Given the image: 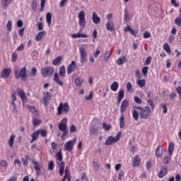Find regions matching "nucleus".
Listing matches in <instances>:
<instances>
[{"label":"nucleus","instance_id":"obj_33","mask_svg":"<svg viewBox=\"0 0 181 181\" xmlns=\"http://www.w3.org/2000/svg\"><path fill=\"white\" fill-rule=\"evenodd\" d=\"M118 87H119V84L117 81H114L111 86H110V90L112 91H117L118 90Z\"/></svg>","mask_w":181,"mask_h":181},{"label":"nucleus","instance_id":"obj_22","mask_svg":"<svg viewBox=\"0 0 181 181\" xmlns=\"http://www.w3.org/2000/svg\"><path fill=\"white\" fill-rule=\"evenodd\" d=\"M92 21L93 23L97 24V23H100L101 18H100V16H98L97 13L93 11L92 15Z\"/></svg>","mask_w":181,"mask_h":181},{"label":"nucleus","instance_id":"obj_50","mask_svg":"<svg viewBox=\"0 0 181 181\" xmlns=\"http://www.w3.org/2000/svg\"><path fill=\"white\" fill-rule=\"evenodd\" d=\"M124 22H127V19H128V16L129 15V13H128V9L125 8L124 11Z\"/></svg>","mask_w":181,"mask_h":181},{"label":"nucleus","instance_id":"obj_25","mask_svg":"<svg viewBox=\"0 0 181 181\" xmlns=\"http://www.w3.org/2000/svg\"><path fill=\"white\" fill-rule=\"evenodd\" d=\"M45 35H46V31L39 32L35 37L36 42H40V40L43 39V36H45Z\"/></svg>","mask_w":181,"mask_h":181},{"label":"nucleus","instance_id":"obj_51","mask_svg":"<svg viewBox=\"0 0 181 181\" xmlns=\"http://www.w3.org/2000/svg\"><path fill=\"white\" fill-rule=\"evenodd\" d=\"M31 76H36L37 74V69L36 67H33L30 71Z\"/></svg>","mask_w":181,"mask_h":181},{"label":"nucleus","instance_id":"obj_43","mask_svg":"<svg viewBox=\"0 0 181 181\" xmlns=\"http://www.w3.org/2000/svg\"><path fill=\"white\" fill-rule=\"evenodd\" d=\"M163 49L166 52V53H168V54H170V46L169 45V44L165 43L163 45Z\"/></svg>","mask_w":181,"mask_h":181},{"label":"nucleus","instance_id":"obj_61","mask_svg":"<svg viewBox=\"0 0 181 181\" xmlns=\"http://www.w3.org/2000/svg\"><path fill=\"white\" fill-rule=\"evenodd\" d=\"M93 165L95 169V170H100V165H98V163L97 161H93Z\"/></svg>","mask_w":181,"mask_h":181},{"label":"nucleus","instance_id":"obj_54","mask_svg":"<svg viewBox=\"0 0 181 181\" xmlns=\"http://www.w3.org/2000/svg\"><path fill=\"white\" fill-rule=\"evenodd\" d=\"M149 70V68L148 66H144L141 71H142V74H144V76H146V74H148V71Z\"/></svg>","mask_w":181,"mask_h":181},{"label":"nucleus","instance_id":"obj_19","mask_svg":"<svg viewBox=\"0 0 181 181\" xmlns=\"http://www.w3.org/2000/svg\"><path fill=\"white\" fill-rule=\"evenodd\" d=\"M163 156V147L162 146H158L156 149V158H162Z\"/></svg>","mask_w":181,"mask_h":181},{"label":"nucleus","instance_id":"obj_52","mask_svg":"<svg viewBox=\"0 0 181 181\" xmlns=\"http://www.w3.org/2000/svg\"><path fill=\"white\" fill-rule=\"evenodd\" d=\"M134 101L136 103V104H142V100L138 96L134 98Z\"/></svg>","mask_w":181,"mask_h":181},{"label":"nucleus","instance_id":"obj_16","mask_svg":"<svg viewBox=\"0 0 181 181\" xmlns=\"http://www.w3.org/2000/svg\"><path fill=\"white\" fill-rule=\"evenodd\" d=\"M139 165H141V157L137 154L133 158L132 166L133 168H138Z\"/></svg>","mask_w":181,"mask_h":181},{"label":"nucleus","instance_id":"obj_55","mask_svg":"<svg viewBox=\"0 0 181 181\" xmlns=\"http://www.w3.org/2000/svg\"><path fill=\"white\" fill-rule=\"evenodd\" d=\"M169 162H170V157L165 156L163 160V163H164V165H168Z\"/></svg>","mask_w":181,"mask_h":181},{"label":"nucleus","instance_id":"obj_37","mask_svg":"<svg viewBox=\"0 0 181 181\" xmlns=\"http://www.w3.org/2000/svg\"><path fill=\"white\" fill-rule=\"evenodd\" d=\"M33 127H39V125H40V124H42V120H40V119L34 117L33 119Z\"/></svg>","mask_w":181,"mask_h":181},{"label":"nucleus","instance_id":"obj_15","mask_svg":"<svg viewBox=\"0 0 181 181\" xmlns=\"http://www.w3.org/2000/svg\"><path fill=\"white\" fill-rule=\"evenodd\" d=\"M52 97H53V95L49 92L45 93V96L43 98L44 105L45 107H47L49 105V101L52 100Z\"/></svg>","mask_w":181,"mask_h":181},{"label":"nucleus","instance_id":"obj_57","mask_svg":"<svg viewBox=\"0 0 181 181\" xmlns=\"http://www.w3.org/2000/svg\"><path fill=\"white\" fill-rule=\"evenodd\" d=\"M175 23L176 25H177V26H180L181 25V17H177L175 20Z\"/></svg>","mask_w":181,"mask_h":181},{"label":"nucleus","instance_id":"obj_6","mask_svg":"<svg viewBox=\"0 0 181 181\" xmlns=\"http://www.w3.org/2000/svg\"><path fill=\"white\" fill-rule=\"evenodd\" d=\"M41 74L43 77H45V78L52 77V76L54 74V68L51 66L45 67L41 70Z\"/></svg>","mask_w":181,"mask_h":181},{"label":"nucleus","instance_id":"obj_5","mask_svg":"<svg viewBox=\"0 0 181 181\" xmlns=\"http://www.w3.org/2000/svg\"><path fill=\"white\" fill-rule=\"evenodd\" d=\"M70 112V105L69 103H61L57 107V115H62V114H67Z\"/></svg>","mask_w":181,"mask_h":181},{"label":"nucleus","instance_id":"obj_48","mask_svg":"<svg viewBox=\"0 0 181 181\" xmlns=\"http://www.w3.org/2000/svg\"><path fill=\"white\" fill-rule=\"evenodd\" d=\"M0 166L2 168H8V162H6L5 160H1L0 161Z\"/></svg>","mask_w":181,"mask_h":181},{"label":"nucleus","instance_id":"obj_21","mask_svg":"<svg viewBox=\"0 0 181 181\" xmlns=\"http://www.w3.org/2000/svg\"><path fill=\"white\" fill-rule=\"evenodd\" d=\"M124 31L130 32V35L134 37L136 36V35H138V31L134 30V29H132V28H131L130 25H127V27L124 29Z\"/></svg>","mask_w":181,"mask_h":181},{"label":"nucleus","instance_id":"obj_34","mask_svg":"<svg viewBox=\"0 0 181 181\" xmlns=\"http://www.w3.org/2000/svg\"><path fill=\"white\" fill-rule=\"evenodd\" d=\"M112 54V52L110 51H107L104 54H103V60L104 62H108L110 60V57H111Z\"/></svg>","mask_w":181,"mask_h":181},{"label":"nucleus","instance_id":"obj_11","mask_svg":"<svg viewBox=\"0 0 181 181\" xmlns=\"http://www.w3.org/2000/svg\"><path fill=\"white\" fill-rule=\"evenodd\" d=\"M78 69L77 64H76V61H72L71 63L67 66L66 71L67 74L70 76L71 73H74Z\"/></svg>","mask_w":181,"mask_h":181},{"label":"nucleus","instance_id":"obj_12","mask_svg":"<svg viewBox=\"0 0 181 181\" xmlns=\"http://www.w3.org/2000/svg\"><path fill=\"white\" fill-rule=\"evenodd\" d=\"M33 164L34 165L36 176H40L42 175V165L37 161H33Z\"/></svg>","mask_w":181,"mask_h":181},{"label":"nucleus","instance_id":"obj_40","mask_svg":"<svg viewBox=\"0 0 181 181\" xmlns=\"http://www.w3.org/2000/svg\"><path fill=\"white\" fill-rule=\"evenodd\" d=\"M31 8L33 11H34V12H36V11H37V1H36V0H32Z\"/></svg>","mask_w":181,"mask_h":181},{"label":"nucleus","instance_id":"obj_27","mask_svg":"<svg viewBox=\"0 0 181 181\" xmlns=\"http://www.w3.org/2000/svg\"><path fill=\"white\" fill-rule=\"evenodd\" d=\"M32 139L30 141V144H33L35 141H37V138H39V133L37 131L34 132L31 135Z\"/></svg>","mask_w":181,"mask_h":181},{"label":"nucleus","instance_id":"obj_8","mask_svg":"<svg viewBox=\"0 0 181 181\" xmlns=\"http://www.w3.org/2000/svg\"><path fill=\"white\" fill-rule=\"evenodd\" d=\"M78 18L79 26H81L82 29H84L87 25V21H86V11L83 10L81 11L78 13Z\"/></svg>","mask_w":181,"mask_h":181},{"label":"nucleus","instance_id":"obj_32","mask_svg":"<svg viewBox=\"0 0 181 181\" xmlns=\"http://www.w3.org/2000/svg\"><path fill=\"white\" fill-rule=\"evenodd\" d=\"M12 3V0H1V4L4 9H6L8 8V5H11Z\"/></svg>","mask_w":181,"mask_h":181},{"label":"nucleus","instance_id":"obj_24","mask_svg":"<svg viewBox=\"0 0 181 181\" xmlns=\"http://www.w3.org/2000/svg\"><path fill=\"white\" fill-rule=\"evenodd\" d=\"M37 131L38 132V135H40L41 138L47 137V130L45 129H38Z\"/></svg>","mask_w":181,"mask_h":181},{"label":"nucleus","instance_id":"obj_29","mask_svg":"<svg viewBox=\"0 0 181 181\" xmlns=\"http://www.w3.org/2000/svg\"><path fill=\"white\" fill-rule=\"evenodd\" d=\"M15 138H16V136L15 134H12L11 136H10V139L8 141V146L10 148H13V144H15Z\"/></svg>","mask_w":181,"mask_h":181},{"label":"nucleus","instance_id":"obj_26","mask_svg":"<svg viewBox=\"0 0 181 181\" xmlns=\"http://www.w3.org/2000/svg\"><path fill=\"white\" fill-rule=\"evenodd\" d=\"M124 95H125V92L124 91V90H120L118 93L117 104H119V103L122 101Z\"/></svg>","mask_w":181,"mask_h":181},{"label":"nucleus","instance_id":"obj_30","mask_svg":"<svg viewBox=\"0 0 181 181\" xmlns=\"http://www.w3.org/2000/svg\"><path fill=\"white\" fill-rule=\"evenodd\" d=\"M71 37L73 39H77V38H80V37H82V38H86V37H88V35L83 33H78V34H72L71 35Z\"/></svg>","mask_w":181,"mask_h":181},{"label":"nucleus","instance_id":"obj_53","mask_svg":"<svg viewBox=\"0 0 181 181\" xmlns=\"http://www.w3.org/2000/svg\"><path fill=\"white\" fill-rule=\"evenodd\" d=\"M69 131L71 134H73V132H76V131H77V127H76V125L72 124L69 128Z\"/></svg>","mask_w":181,"mask_h":181},{"label":"nucleus","instance_id":"obj_44","mask_svg":"<svg viewBox=\"0 0 181 181\" xmlns=\"http://www.w3.org/2000/svg\"><path fill=\"white\" fill-rule=\"evenodd\" d=\"M75 84L76 86H81L83 84V78H80L79 76L75 78Z\"/></svg>","mask_w":181,"mask_h":181},{"label":"nucleus","instance_id":"obj_36","mask_svg":"<svg viewBox=\"0 0 181 181\" xmlns=\"http://www.w3.org/2000/svg\"><path fill=\"white\" fill-rule=\"evenodd\" d=\"M127 58L125 57H120L116 61V63L118 64V66H122L124 63H127Z\"/></svg>","mask_w":181,"mask_h":181},{"label":"nucleus","instance_id":"obj_3","mask_svg":"<svg viewBox=\"0 0 181 181\" xmlns=\"http://www.w3.org/2000/svg\"><path fill=\"white\" fill-rule=\"evenodd\" d=\"M14 77L15 78H21L22 81H26L28 80V68L25 66L19 69L18 68L14 69Z\"/></svg>","mask_w":181,"mask_h":181},{"label":"nucleus","instance_id":"obj_49","mask_svg":"<svg viewBox=\"0 0 181 181\" xmlns=\"http://www.w3.org/2000/svg\"><path fill=\"white\" fill-rule=\"evenodd\" d=\"M28 108H29L30 111L33 112V114H36V112H37V110H36V107H35V106L28 105Z\"/></svg>","mask_w":181,"mask_h":181},{"label":"nucleus","instance_id":"obj_20","mask_svg":"<svg viewBox=\"0 0 181 181\" xmlns=\"http://www.w3.org/2000/svg\"><path fill=\"white\" fill-rule=\"evenodd\" d=\"M128 105H129V102H128V100H124L122 102L120 112H125V111H127V108H128Z\"/></svg>","mask_w":181,"mask_h":181},{"label":"nucleus","instance_id":"obj_7","mask_svg":"<svg viewBox=\"0 0 181 181\" xmlns=\"http://www.w3.org/2000/svg\"><path fill=\"white\" fill-rule=\"evenodd\" d=\"M121 139V132H119L115 137L112 136H109L105 141V145L110 146L112 144H117Z\"/></svg>","mask_w":181,"mask_h":181},{"label":"nucleus","instance_id":"obj_31","mask_svg":"<svg viewBox=\"0 0 181 181\" xmlns=\"http://www.w3.org/2000/svg\"><path fill=\"white\" fill-rule=\"evenodd\" d=\"M125 127V117L124 114H122L119 118V128L122 129Z\"/></svg>","mask_w":181,"mask_h":181},{"label":"nucleus","instance_id":"obj_47","mask_svg":"<svg viewBox=\"0 0 181 181\" xmlns=\"http://www.w3.org/2000/svg\"><path fill=\"white\" fill-rule=\"evenodd\" d=\"M16 60H18V53L13 52L11 56V62H15Z\"/></svg>","mask_w":181,"mask_h":181},{"label":"nucleus","instance_id":"obj_46","mask_svg":"<svg viewBox=\"0 0 181 181\" xmlns=\"http://www.w3.org/2000/svg\"><path fill=\"white\" fill-rule=\"evenodd\" d=\"M54 169V162L51 160L48 164V170H53Z\"/></svg>","mask_w":181,"mask_h":181},{"label":"nucleus","instance_id":"obj_41","mask_svg":"<svg viewBox=\"0 0 181 181\" xmlns=\"http://www.w3.org/2000/svg\"><path fill=\"white\" fill-rule=\"evenodd\" d=\"M147 104L151 107V111H153V110H155V103L152 99H148L147 100Z\"/></svg>","mask_w":181,"mask_h":181},{"label":"nucleus","instance_id":"obj_64","mask_svg":"<svg viewBox=\"0 0 181 181\" xmlns=\"http://www.w3.org/2000/svg\"><path fill=\"white\" fill-rule=\"evenodd\" d=\"M175 91L176 93L178 94V95H180L181 96V86L177 87L175 88Z\"/></svg>","mask_w":181,"mask_h":181},{"label":"nucleus","instance_id":"obj_39","mask_svg":"<svg viewBox=\"0 0 181 181\" xmlns=\"http://www.w3.org/2000/svg\"><path fill=\"white\" fill-rule=\"evenodd\" d=\"M136 84L139 85V86H140L141 88L145 87V86H146V79H141L137 81Z\"/></svg>","mask_w":181,"mask_h":181},{"label":"nucleus","instance_id":"obj_60","mask_svg":"<svg viewBox=\"0 0 181 181\" xmlns=\"http://www.w3.org/2000/svg\"><path fill=\"white\" fill-rule=\"evenodd\" d=\"M143 37L144 39H149V37H151V33L148 31H145Z\"/></svg>","mask_w":181,"mask_h":181},{"label":"nucleus","instance_id":"obj_58","mask_svg":"<svg viewBox=\"0 0 181 181\" xmlns=\"http://www.w3.org/2000/svg\"><path fill=\"white\" fill-rule=\"evenodd\" d=\"M160 107L163 108V114H168V107L165 104H161Z\"/></svg>","mask_w":181,"mask_h":181},{"label":"nucleus","instance_id":"obj_56","mask_svg":"<svg viewBox=\"0 0 181 181\" xmlns=\"http://www.w3.org/2000/svg\"><path fill=\"white\" fill-rule=\"evenodd\" d=\"M103 128L105 131H110L111 129V125H107L106 123H103Z\"/></svg>","mask_w":181,"mask_h":181},{"label":"nucleus","instance_id":"obj_9","mask_svg":"<svg viewBox=\"0 0 181 181\" xmlns=\"http://www.w3.org/2000/svg\"><path fill=\"white\" fill-rule=\"evenodd\" d=\"M76 141H77V138L69 140L64 144V148L67 152H71L73 151V148H74V145H76Z\"/></svg>","mask_w":181,"mask_h":181},{"label":"nucleus","instance_id":"obj_4","mask_svg":"<svg viewBox=\"0 0 181 181\" xmlns=\"http://www.w3.org/2000/svg\"><path fill=\"white\" fill-rule=\"evenodd\" d=\"M59 131L62 132L61 135L62 139H64L66 135L69 134V128L67 127V118H63L58 124Z\"/></svg>","mask_w":181,"mask_h":181},{"label":"nucleus","instance_id":"obj_42","mask_svg":"<svg viewBox=\"0 0 181 181\" xmlns=\"http://www.w3.org/2000/svg\"><path fill=\"white\" fill-rule=\"evenodd\" d=\"M57 160L62 162L63 160V155L62 154V149L56 155Z\"/></svg>","mask_w":181,"mask_h":181},{"label":"nucleus","instance_id":"obj_28","mask_svg":"<svg viewBox=\"0 0 181 181\" xmlns=\"http://www.w3.org/2000/svg\"><path fill=\"white\" fill-rule=\"evenodd\" d=\"M60 163H58L59 166V174L60 176H63V174L64 173V162L62 161H59Z\"/></svg>","mask_w":181,"mask_h":181},{"label":"nucleus","instance_id":"obj_59","mask_svg":"<svg viewBox=\"0 0 181 181\" xmlns=\"http://www.w3.org/2000/svg\"><path fill=\"white\" fill-rule=\"evenodd\" d=\"M127 91H132V83L131 82H128L126 86Z\"/></svg>","mask_w":181,"mask_h":181},{"label":"nucleus","instance_id":"obj_18","mask_svg":"<svg viewBox=\"0 0 181 181\" xmlns=\"http://www.w3.org/2000/svg\"><path fill=\"white\" fill-rule=\"evenodd\" d=\"M105 26L108 32H114V30H115V26L114 25V22H112V21H107Z\"/></svg>","mask_w":181,"mask_h":181},{"label":"nucleus","instance_id":"obj_2","mask_svg":"<svg viewBox=\"0 0 181 181\" xmlns=\"http://www.w3.org/2000/svg\"><path fill=\"white\" fill-rule=\"evenodd\" d=\"M65 76H66V66H62L59 69V74L56 72L54 74L53 80L58 86H60V87H63V86H64V83H63V81H62V80H60V77L61 78H63V77H65Z\"/></svg>","mask_w":181,"mask_h":181},{"label":"nucleus","instance_id":"obj_63","mask_svg":"<svg viewBox=\"0 0 181 181\" xmlns=\"http://www.w3.org/2000/svg\"><path fill=\"white\" fill-rule=\"evenodd\" d=\"M51 148L53 151H56V149H57V144L56 142L53 141L51 144Z\"/></svg>","mask_w":181,"mask_h":181},{"label":"nucleus","instance_id":"obj_23","mask_svg":"<svg viewBox=\"0 0 181 181\" xmlns=\"http://www.w3.org/2000/svg\"><path fill=\"white\" fill-rule=\"evenodd\" d=\"M62 60H63L62 56H58L53 61L52 64L53 66H60V63L62 62Z\"/></svg>","mask_w":181,"mask_h":181},{"label":"nucleus","instance_id":"obj_38","mask_svg":"<svg viewBox=\"0 0 181 181\" xmlns=\"http://www.w3.org/2000/svg\"><path fill=\"white\" fill-rule=\"evenodd\" d=\"M46 22L49 26H50V25H52V13H47Z\"/></svg>","mask_w":181,"mask_h":181},{"label":"nucleus","instance_id":"obj_62","mask_svg":"<svg viewBox=\"0 0 181 181\" xmlns=\"http://www.w3.org/2000/svg\"><path fill=\"white\" fill-rule=\"evenodd\" d=\"M24 33H25V28H23L18 30V35L20 37H22L23 36Z\"/></svg>","mask_w":181,"mask_h":181},{"label":"nucleus","instance_id":"obj_14","mask_svg":"<svg viewBox=\"0 0 181 181\" xmlns=\"http://www.w3.org/2000/svg\"><path fill=\"white\" fill-rule=\"evenodd\" d=\"M11 73H12V70L11 69L5 68L1 72V78H8V76H11Z\"/></svg>","mask_w":181,"mask_h":181},{"label":"nucleus","instance_id":"obj_13","mask_svg":"<svg viewBox=\"0 0 181 181\" xmlns=\"http://www.w3.org/2000/svg\"><path fill=\"white\" fill-rule=\"evenodd\" d=\"M168 175V166L163 165L161 166L160 173H158V177L160 179H163V177H165Z\"/></svg>","mask_w":181,"mask_h":181},{"label":"nucleus","instance_id":"obj_45","mask_svg":"<svg viewBox=\"0 0 181 181\" xmlns=\"http://www.w3.org/2000/svg\"><path fill=\"white\" fill-rule=\"evenodd\" d=\"M6 28L7 29V32L9 33V32L12 30V21H8L6 25Z\"/></svg>","mask_w":181,"mask_h":181},{"label":"nucleus","instance_id":"obj_10","mask_svg":"<svg viewBox=\"0 0 181 181\" xmlns=\"http://www.w3.org/2000/svg\"><path fill=\"white\" fill-rule=\"evenodd\" d=\"M79 53L81 56V64H84V63H87V51L84 49V47H79Z\"/></svg>","mask_w":181,"mask_h":181},{"label":"nucleus","instance_id":"obj_17","mask_svg":"<svg viewBox=\"0 0 181 181\" xmlns=\"http://www.w3.org/2000/svg\"><path fill=\"white\" fill-rule=\"evenodd\" d=\"M18 95L20 97V98L22 100L23 103H28V98H26V94H25V92L22 89L18 90Z\"/></svg>","mask_w":181,"mask_h":181},{"label":"nucleus","instance_id":"obj_35","mask_svg":"<svg viewBox=\"0 0 181 181\" xmlns=\"http://www.w3.org/2000/svg\"><path fill=\"white\" fill-rule=\"evenodd\" d=\"M173 151H175V143H170L168 145V152L170 156L173 155Z\"/></svg>","mask_w":181,"mask_h":181},{"label":"nucleus","instance_id":"obj_1","mask_svg":"<svg viewBox=\"0 0 181 181\" xmlns=\"http://www.w3.org/2000/svg\"><path fill=\"white\" fill-rule=\"evenodd\" d=\"M132 117L135 121L139 119V115L141 119H148L149 115H151V107L149 106H144V107L139 106H132Z\"/></svg>","mask_w":181,"mask_h":181}]
</instances>
